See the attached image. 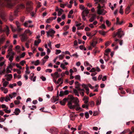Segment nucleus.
I'll use <instances>...</instances> for the list:
<instances>
[{
  "mask_svg": "<svg viewBox=\"0 0 134 134\" xmlns=\"http://www.w3.org/2000/svg\"><path fill=\"white\" fill-rule=\"evenodd\" d=\"M68 98L70 99V101H69L68 103V105L70 109H74L76 107L75 110L77 111L81 109L78 103L79 100L77 98H74L72 95H69L68 96Z\"/></svg>",
  "mask_w": 134,
  "mask_h": 134,
  "instance_id": "1",
  "label": "nucleus"
},
{
  "mask_svg": "<svg viewBox=\"0 0 134 134\" xmlns=\"http://www.w3.org/2000/svg\"><path fill=\"white\" fill-rule=\"evenodd\" d=\"M11 0H0V16L3 20L5 19V14L4 12L1 9V8L4 5V3L5 2L8 3Z\"/></svg>",
  "mask_w": 134,
  "mask_h": 134,
  "instance_id": "2",
  "label": "nucleus"
},
{
  "mask_svg": "<svg viewBox=\"0 0 134 134\" xmlns=\"http://www.w3.org/2000/svg\"><path fill=\"white\" fill-rule=\"evenodd\" d=\"M80 9L82 10H84L82 11V13H81V15H82V19H83L85 21L86 20V19L85 17L86 16H87L88 14L89 13V10H88L87 9H85V7H84V6L83 5H80Z\"/></svg>",
  "mask_w": 134,
  "mask_h": 134,
  "instance_id": "3",
  "label": "nucleus"
},
{
  "mask_svg": "<svg viewBox=\"0 0 134 134\" xmlns=\"http://www.w3.org/2000/svg\"><path fill=\"white\" fill-rule=\"evenodd\" d=\"M58 70L57 69V71L55 72L53 74H51V76L53 77V81L56 84H58L59 83V79H58L57 81V79L58 78L59 75L58 73Z\"/></svg>",
  "mask_w": 134,
  "mask_h": 134,
  "instance_id": "4",
  "label": "nucleus"
},
{
  "mask_svg": "<svg viewBox=\"0 0 134 134\" xmlns=\"http://www.w3.org/2000/svg\"><path fill=\"white\" fill-rule=\"evenodd\" d=\"M103 7L101 6L99 4H98V6L97 7L98 10H97V13L98 14L104 15L107 13V12L103 9H102Z\"/></svg>",
  "mask_w": 134,
  "mask_h": 134,
  "instance_id": "5",
  "label": "nucleus"
},
{
  "mask_svg": "<svg viewBox=\"0 0 134 134\" xmlns=\"http://www.w3.org/2000/svg\"><path fill=\"white\" fill-rule=\"evenodd\" d=\"M47 33V36L48 37L49 36H51V37H53V34H55V31L52 29H50L48 31L46 32Z\"/></svg>",
  "mask_w": 134,
  "mask_h": 134,
  "instance_id": "6",
  "label": "nucleus"
},
{
  "mask_svg": "<svg viewBox=\"0 0 134 134\" xmlns=\"http://www.w3.org/2000/svg\"><path fill=\"white\" fill-rule=\"evenodd\" d=\"M20 37H21V40L22 42H25L27 40L28 37L27 35L25 34V33L20 35Z\"/></svg>",
  "mask_w": 134,
  "mask_h": 134,
  "instance_id": "7",
  "label": "nucleus"
},
{
  "mask_svg": "<svg viewBox=\"0 0 134 134\" xmlns=\"http://www.w3.org/2000/svg\"><path fill=\"white\" fill-rule=\"evenodd\" d=\"M116 33L117 34L118 37L119 38L121 37L122 36L124 35V33L121 29H118V32Z\"/></svg>",
  "mask_w": 134,
  "mask_h": 134,
  "instance_id": "8",
  "label": "nucleus"
},
{
  "mask_svg": "<svg viewBox=\"0 0 134 134\" xmlns=\"http://www.w3.org/2000/svg\"><path fill=\"white\" fill-rule=\"evenodd\" d=\"M17 16V14L16 13H11L9 14V19L10 21H12L15 18V16Z\"/></svg>",
  "mask_w": 134,
  "mask_h": 134,
  "instance_id": "9",
  "label": "nucleus"
},
{
  "mask_svg": "<svg viewBox=\"0 0 134 134\" xmlns=\"http://www.w3.org/2000/svg\"><path fill=\"white\" fill-rule=\"evenodd\" d=\"M50 132L52 134H57L58 130L55 127H52L50 129Z\"/></svg>",
  "mask_w": 134,
  "mask_h": 134,
  "instance_id": "10",
  "label": "nucleus"
},
{
  "mask_svg": "<svg viewBox=\"0 0 134 134\" xmlns=\"http://www.w3.org/2000/svg\"><path fill=\"white\" fill-rule=\"evenodd\" d=\"M58 90L57 93V96H54L51 99V102H55L56 101L58 100Z\"/></svg>",
  "mask_w": 134,
  "mask_h": 134,
  "instance_id": "11",
  "label": "nucleus"
},
{
  "mask_svg": "<svg viewBox=\"0 0 134 134\" xmlns=\"http://www.w3.org/2000/svg\"><path fill=\"white\" fill-rule=\"evenodd\" d=\"M15 24L17 26V28L16 29V31L18 32H20L22 30L21 28L20 27L21 26V24L18 21H16L15 22Z\"/></svg>",
  "mask_w": 134,
  "mask_h": 134,
  "instance_id": "12",
  "label": "nucleus"
},
{
  "mask_svg": "<svg viewBox=\"0 0 134 134\" xmlns=\"http://www.w3.org/2000/svg\"><path fill=\"white\" fill-rule=\"evenodd\" d=\"M57 18L56 16L53 17H50L47 20L46 22L48 23H49L54 19H55Z\"/></svg>",
  "mask_w": 134,
  "mask_h": 134,
  "instance_id": "13",
  "label": "nucleus"
},
{
  "mask_svg": "<svg viewBox=\"0 0 134 134\" xmlns=\"http://www.w3.org/2000/svg\"><path fill=\"white\" fill-rule=\"evenodd\" d=\"M10 53L12 54V55L10 56V57H9V60L10 62L13 61V58H14V56L15 55V53L13 52H11Z\"/></svg>",
  "mask_w": 134,
  "mask_h": 134,
  "instance_id": "14",
  "label": "nucleus"
},
{
  "mask_svg": "<svg viewBox=\"0 0 134 134\" xmlns=\"http://www.w3.org/2000/svg\"><path fill=\"white\" fill-rule=\"evenodd\" d=\"M67 100V98H65L63 99L62 101H60V103L62 105H64Z\"/></svg>",
  "mask_w": 134,
  "mask_h": 134,
  "instance_id": "15",
  "label": "nucleus"
},
{
  "mask_svg": "<svg viewBox=\"0 0 134 134\" xmlns=\"http://www.w3.org/2000/svg\"><path fill=\"white\" fill-rule=\"evenodd\" d=\"M97 42L96 41L93 40L92 42H90V45L92 47H94L96 46V45L97 44Z\"/></svg>",
  "mask_w": 134,
  "mask_h": 134,
  "instance_id": "16",
  "label": "nucleus"
},
{
  "mask_svg": "<svg viewBox=\"0 0 134 134\" xmlns=\"http://www.w3.org/2000/svg\"><path fill=\"white\" fill-rule=\"evenodd\" d=\"M130 11H131L130 7V6H128L125 9V13L126 14H128Z\"/></svg>",
  "mask_w": 134,
  "mask_h": 134,
  "instance_id": "17",
  "label": "nucleus"
},
{
  "mask_svg": "<svg viewBox=\"0 0 134 134\" xmlns=\"http://www.w3.org/2000/svg\"><path fill=\"white\" fill-rule=\"evenodd\" d=\"M20 113V110L18 108L15 109V111L14 112V113L16 115H18L19 113Z\"/></svg>",
  "mask_w": 134,
  "mask_h": 134,
  "instance_id": "18",
  "label": "nucleus"
},
{
  "mask_svg": "<svg viewBox=\"0 0 134 134\" xmlns=\"http://www.w3.org/2000/svg\"><path fill=\"white\" fill-rule=\"evenodd\" d=\"M75 88L78 89L80 88L79 87L80 86V84H79V82L78 81H75Z\"/></svg>",
  "mask_w": 134,
  "mask_h": 134,
  "instance_id": "19",
  "label": "nucleus"
},
{
  "mask_svg": "<svg viewBox=\"0 0 134 134\" xmlns=\"http://www.w3.org/2000/svg\"><path fill=\"white\" fill-rule=\"evenodd\" d=\"M26 9L29 12L32 11V6H31V5H29L27 7Z\"/></svg>",
  "mask_w": 134,
  "mask_h": 134,
  "instance_id": "20",
  "label": "nucleus"
},
{
  "mask_svg": "<svg viewBox=\"0 0 134 134\" xmlns=\"http://www.w3.org/2000/svg\"><path fill=\"white\" fill-rule=\"evenodd\" d=\"M32 64H34L35 66H37L40 64L39 60H36V61H33L32 62Z\"/></svg>",
  "mask_w": 134,
  "mask_h": 134,
  "instance_id": "21",
  "label": "nucleus"
},
{
  "mask_svg": "<svg viewBox=\"0 0 134 134\" xmlns=\"http://www.w3.org/2000/svg\"><path fill=\"white\" fill-rule=\"evenodd\" d=\"M115 41L116 42H119V44H120V46H121L122 45L123 43V40H120L116 38L115 39Z\"/></svg>",
  "mask_w": 134,
  "mask_h": 134,
  "instance_id": "22",
  "label": "nucleus"
},
{
  "mask_svg": "<svg viewBox=\"0 0 134 134\" xmlns=\"http://www.w3.org/2000/svg\"><path fill=\"white\" fill-rule=\"evenodd\" d=\"M41 41V40L40 39H38V41L36 40L34 42V45L36 46H37L38 45V44L40 43Z\"/></svg>",
  "mask_w": 134,
  "mask_h": 134,
  "instance_id": "23",
  "label": "nucleus"
},
{
  "mask_svg": "<svg viewBox=\"0 0 134 134\" xmlns=\"http://www.w3.org/2000/svg\"><path fill=\"white\" fill-rule=\"evenodd\" d=\"M96 15H93L89 19V21L91 22H93L94 20V19L96 18Z\"/></svg>",
  "mask_w": 134,
  "mask_h": 134,
  "instance_id": "24",
  "label": "nucleus"
},
{
  "mask_svg": "<svg viewBox=\"0 0 134 134\" xmlns=\"http://www.w3.org/2000/svg\"><path fill=\"white\" fill-rule=\"evenodd\" d=\"M130 130L129 129L125 130L120 134H124L126 133H128L130 132Z\"/></svg>",
  "mask_w": 134,
  "mask_h": 134,
  "instance_id": "25",
  "label": "nucleus"
},
{
  "mask_svg": "<svg viewBox=\"0 0 134 134\" xmlns=\"http://www.w3.org/2000/svg\"><path fill=\"white\" fill-rule=\"evenodd\" d=\"M5 31L6 32V35L8 36L9 35V28L8 26H6V29H5Z\"/></svg>",
  "mask_w": 134,
  "mask_h": 134,
  "instance_id": "26",
  "label": "nucleus"
},
{
  "mask_svg": "<svg viewBox=\"0 0 134 134\" xmlns=\"http://www.w3.org/2000/svg\"><path fill=\"white\" fill-rule=\"evenodd\" d=\"M5 40L4 37H2L0 39V45L3 44Z\"/></svg>",
  "mask_w": 134,
  "mask_h": 134,
  "instance_id": "27",
  "label": "nucleus"
},
{
  "mask_svg": "<svg viewBox=\"0 0 134 134\" xmlns=\"http://www.w3.org/2000/svg\"><path fill=\"white\" fill-rule=\"evenodd\" d=\"M98 32L103 35H105L106 32L102 30H99Z\"/></svg>",
  "mask_w": 134,
  "mask_h": 134,
  "instance_id": "28",
  "label": "nucleus"
},
{
  "mask_svg": "<svg viewBox=\"0 0 134 134\" xmlns=\"http://www.w3.org/2000/svg\"><path fill=\"white\" fill-rule=\"evenodd\" d=\"M80 134H89V133L87 131H82L79 132Z\"/></svg>",
  "mask_w": 134,
  "mask_h": 134,
  "instance_id": "29",
  "label": "nucleus"
},
{
  "mask_svg": "<svg viewBox=\"0 0 134 134\" xmlns=\"http://www.w3.org/2000/svg\"><path fill=\"white\" fill-rule=\"evenodd\" d=\"M94 102L93 101H92L91 102H89V104H87V105H90L91 107H93L94 105Z\"/></svg>",
  "mask_w": 134,
  "mask_h": 134,
  "instance_id": "30",
  "label": "nucleus"
},
{
  "mask_svg": "<svg viewBox=\"0 0 134 134\" xmlns=\"http://www.w3.org/2000/svg\"><path fill=\"white\" fill-rule=\"evenodd\" d=\"M25 33V34H26L27 33L29 34V35H30L32 34V33L31 32L30 30H26L25 31L24 33Z\"/></svg>",
  "mask_w": 134,
  "mask_h": 134,
  "instance_id": "31",
  "label": "nucleus"
},
{
  "mask_svg": "<svg viewBox=\"0 0 134 134\" xmlns=\"http://www.w3.org/2000/svg\"><path fill=\"white\" fill-rule=\"evenodd\" d=\"M9 83V82H7V81H5L3 83V86L4 87H6L7 86V85Z\"/></svg>",
  "mask_w": 134,
  "mask_h": 134,
  "instance_id": "32",
  "label": "nucleus"
},
{
  "mask_svg": "<svg viewBox=\"0 0 134 134\" xmlns=\"http://www.w3.org/2000/svg\"><path fill=\"white\" fill-rule=\"evenodd\" d=\"M73 90L75 94V96H76L77 94H79L78 91L76 90L73 88Z\"/></svg>",
  "mask_w": 134,
  "mask_h": 134,
  "instance_id": "33",
  "label": "nucleus"
},
{
  "mask_svg": "<svg viewBox=\"0 0 134 134\" xmlns=\"http://www.w3.org/2000/svg\"><path fill=\"white\" fill-rule=\"evenodd\" d=\"M6 71V70L5 69H4L2 71L1 70L0 71V75H2V74H4L5 72Z\"/></svg>",
  "mask_w": 134,
  "mask_h": 134,
  "instance_id": "34",
  "label": "nucleus"
},
{
  "mask_svg": "<svg viewBox=\"0 0 134 134\" xmlns=\"http://www.w3.org/2000/svg\"><path fill=\"white\" fill-rule=\"evenodd\" d=\"M30 42L29 41V40L27 41V42L26 43H25V46L27 48H29V43Z\"/></svg>",
  "mask_w": 134,
  "mask_h": 134,
  "instance_id": "35",
  "label": "nucleus"
},
{
  "mask_svg": "<svg viewBox=\"0 0 134 134\" xmlns=\"http://www.w3.org/2000/svg\"><path fill=\"white\" fill-rule=\"evenodd\" d=\"M85 116L86 119H87L89 118V114L87 112H86L85 113Z\"/></svg>",
  "mask_w": 134,
  "mask_h": 134,
  "instance_id": "36",
  "label": "nucleus"
},
{
  "mask_svg": "<svg viewBox=\"0 0 134 134\" xmlns=\"http://www.w3.org/2000/svg\"><path fill=\"white\" fill-rule=\"evenodd\" d=\"M63 11V10L62 9H59V15L60 16L62 14V12Z\"/></svg>",
  "mask_w": 134,
  "mask_h": 134,
  "instance_id": "37",
  "label": "nucleus"
},
{
  "mask_svg": "<svg viewBox=\"0 0 134 134\" xmlns=\"http://www.w3.org/2000/svg\"><path fill=\"white\" fill-rule=\"evenodd\" d=\"M60 66L61 68L63 69H65L66 68L65 67L64 64V63H62L60 64Z\"/></svg>",
  "mask_w": 134,
  "mask_h": 134,
  "instance_id": "38",
  "label": "nucleus"
},
{
  "mask_svg": "<svg viewBox=\"0 0 134 134\" xmlns=\"http://www.w3.org/2000/svg\"><path fill=\"white\" fill-rule=\"evenodd\" d=\"M61 134H69V131L68 130H66L65 132L63 133L62 131L60 133Z\"/></svg>",
  "mask_w": 134,
  "mask_h": 134,
  "instance_id": "39",
  "label": "nucleus"
},
{
  "mask_svg": "<svg viewBox=\"0 0 134 134\" xmlns=\"http://www.w3.org/2000/svg\"><path fill=\"white\" fill-rule=\"evenodd\" d=\"M75 78L76 79H77L78 80H80V76L79 75H77L75 76Z\"/></svg>",
  "mask_w": 134,
  "mask_h": 134,
  "instance_id": "40",
  "label": "nucleus"
},
{
  "mask_svg": "<svg viewBox=\"0 0 134 134\" xmlns=\"http://www.w3.org/2000/svg\"><path fill=\"white\" fill-rule=\"evenodd\" d=\"M3 110L5 112L7 113H10L11 111L10 110H7V109H4Z\"/></svg>",
  "mask_w": 134,
  "mask_h": 134,
  "instance_id": "41",
  "label": "nucleus"
},
{
  "mask_svg": "<svg viewBox=\"0 0 134 134\" xmlns=\"http://www.w3.org/2000/svg\"><path fill=\"white\" fill-rule=\"evenodd\" d=\"M10 100V99L9 96H6L5 97V101L6 102H7L8 100Z\"/></svg>",
  "mask_w": 134,
  "mask_h": 134,
  "instance_id": "42",
  "label": "nucleus"
},
{
  "mask_svg": "<svg viewBox=\"0 0 134 134\" xmlns=\"http://www.w3.org/2000/svg\"><path fill=\"white\" fill-rule=\"evenodd\" d=\"M25 63V61H24V60H23L22 61H21L20 62V64L22 66H23L24 65V64Z\"/></svg>",
  "mask_w": 134,
  "mask_h": 134,
  "instance_id": "43",
  "label": "nucleus"
},
{
  "mask_svg": "<svg viewBox=\"0 0 134 134\" xmlns=\"http://www.w3.org/2000/svg\"><path fill=\"white\" fill-rule=\"evenodd\" d=\"M105 23H106L107 25L108 26L110 25V23L109 22V21L108 20H107L106 21H105Z\"/></svg>",
  "mask_w": 134,
  "mask_h": 134,
  "instance_id": "44",
  "label": "nucleus"
},
{
  "mask_svg": "<svg viewBox=\"0 0 134 134\" xmlns=\"http://www.w3.org/2000/svg\"><path fill=\"white\" fill-rule=\"evenodd\" d=\"M96 71V69L94 68H92L91 70L89 71L90 72H94L95 71Z\"/></svg>",
  "mask_w": 134,
  "mask_h": 134,
  "instance_id": "45",
  "label": "nucleus"
},
{
  "mask_svg": "<svg viewBox=\"0 0 134 134\" xmlns=\"http://www.w3.org/2000/svg\"><path fill=\"white\" fill-rule=\"evenodd\" d=\"M69 28V26L68 25H66L65 26L64 28V30L65 31L67 30Z\"/></svg>",
  "mask_w": 134,
  "mask_h": 134,
  "instance_id": "46",
  "label": "nucleus"
},
{
  "mask_svg": "<svg viewBox=\"0 0 134 134\" xmlns=\"http://www.w3.org/2000/svg\"><path fill=\"white\" fill-rule=\"evenodd\" d=\"M48 89L49 91H52L53 90V87L52 86H51V87H48Z\"/></svg>",
  "mask_w": 134,
  "mask_h": 134,
  "instance_id": "47",
  "label": "nucleus"
},
{
  "mask_svg": "<svg viewBox=\"0 0 134 134\" xmlns=\"http://www.w3.org/2000/svg\"><path fill=\"white\" fill-rule=\"evenodd\" d=\"M105 53H108L109 52H111L110 49L109 48H108L105 51Z\"/></svg>",
  "mask_w": 134,
  "mask_h": 134,
  "instance_id": "48",
  "label": "nucleus"
},
{
  "mask_svg": "<svg viewBox=\"0 0 134 134\" xmlns=\"http://www.w3.org/2000/svg\"><path fill=\"white\" fill-rule=\"evenodd\" d=\"M46 72H51L52 71V70L51 69H48L45 70Z\"/></svg>",
  "mask_w": 134,
  "mask_h": 134,
  "instance_id": "49",
  "label": "nucleus"
},
{
  "mask_svg": "<svg viewBox=\"0 0 134 134\" xmlns=\"http://www.w3.org/2000/svg\"><path fill=\"white\" fill-rule=\"evenodd\" d=\"M64 95V92L63 91H61L60 92V94H59V96H62Z\"/></svg>",
  "mask_w": 134,
  "mask_h": 134,
  "instance_id": "50",
  "label": "nucleus"
},
{
  "mask_svg": "<svg viewBox=\"0 0 134 134\" xmlns=\"http://www.w3.org/2000/svg\"><path fill=\"white\" fill-rule=\"evenodd\" d=\"M14 103L15 104L18 105L20 103V101L18 100H15L14 101Z\"/></svg>",
  "mask_w": 134,
  "mask_h": 134,
  "instance_id": "51",
  "label": "nucleus"
},
{
  "mask_svg": "<svg viewBox=\"0 0 134 134\" xmlns=\"http://www.w3.org/2000/svg\"><path fill=\"white\" fill-rule=\"evenodd\" d=\"M6 72L7 74H8L9 73H11V71L8 69V68H6Z\"/></svg>",
  "mask_w": 134,
  "mask_h": 134,
  "instance_id": "52",
  "label": "nucleus"
},
{
  "mask_svg": "<svg viewBox=\"0 0 134 134\" xmlns=\"http://www.w3.org/2000/svg\"><path fill=\"white\" fill-rule=\"evenodd\" d=\"M83 27H84V26H80L79 27H77V30H81V29H83Z\"/></svg>",
  "mask_w": 134,
  "mask_h": 134,
  "instance_id": "53",
  "label": "nucleus"
},
{
  "mask_svg": "<svg viewBox=\"0 0 134 134\" xmlns=\"http://www.w3.org/2000/svg\"><path fill=\"white\" fill-rule=\"evenodd\" d=\"M74 45L75 46H77L78 45V42L77 40H75L74 42Z\"/></svg>",
  "mask_w": 134,
  "mask_h": 134,
  "instance_id": "54",
  "label": "nucleus"
},
{
  "mask_svg": "<svg viewBox=\"0 0 134 134\" xmlns=\"http://www.w3.org/2000/svg\"><path fill=\"white\" fill-rule=\"evenodd\" d=\"M82 107L83 108H84L86 107V109H88V105H85V104H83L82 105Z\"/></svg>",
  "mask_w": 134,
  "mask_h": 134,
  "instance_id": "55",
  "label": "nucleus"
},
{
  "mask_svg": "<svg viewBox=\"0 0 134 134\" xmlns=\"http://www.w3.org/2000/svg\"><path fill=\"white\" fill-rule=\"evenodd\" d=\"M40 78H41V79L43 80V81H45L46 80V78L43 76H42Z\"/></svg>",
  "mask_w": 134,
  "mask_h": 134,
  "instance_id": "56",
  "label": "nucleus"
},
{
  "mask_svg": "<svg viewBox=\"0 0 134 134\" xmlns=\"http://www.w3.org/2000/svg\"><path fill=\"white\" fill-rule=\"evenodd\" d=\"M25 19V17L24 16H23L21 18V21L22 22H23L24 21V20Z\"/></svg>",
  "mask_w": 134,
  "mask_h": 134,
  "instance_id": "57",
  "label": "nucleus"
},
{
  "mask_svg": "<svg viewBox=\"0 0 134 134\" xmlns=\"http://www.w3.org/2000/svg\"><path fill=\"white\" fill-rule=\"evenodd\" d=\"M4 97H1L0 99V101L1 102H3L4 101Z\"/></svg>",
  "mask_w": 134,
  "mask_h": 134,
  "instance_id": "58",
  "label": "nucleus"
},
{
  "mask_svg": "<svg viewBox=\"0 0 134 134\" xmlns=\"http://www.w3.org/2000/svg\"><path fill=\"white\" fill-rule=\"evenodd\" d=\"M2 107L3 108H6V109H7L8 107H6V105L4 104H3L2 105Z\"/></svg>",
  "mask_w": 134,
  "mask_h": 134,
  "instance_id": "59",
  "label": "nucleus"
},
{
  "mask_svg": "<svg viewBox=\"0 0 134 134\" xmlns=\"http://www.w3.org/2000/svg\"><path fill=\"white\" fill-rule=\"evenodd\" d=\"M66 4H63L62 3L60 4V7L62 8H64V6L66 5Z\"/></svg>",
  "mask_w": 134,
  "mask_h": 134,
  "instance_id": "60",
  "label": "nucleus"
},
{
  "mask_svg": "<svg viewBox=\"0 0 134 134\" xmlns=\"http://www.w3.org/2000/svg\"><path fill=\"white\" fill-rule=\"evenodd\" d=\"M107 79V76H104L103 77L102 79V80L103 81H104L106 80Z\"/></svg>",
  "mask_w": 134,
  "mask_h": 134,
  "instance_id": "61",
  "label": "nucleus"
},
{
  "mask_svg": "<svg viewBox=\"0 0 134 134\" xmlns=\"http://www.w3.org/2000/svg\"><path fill=\"white\" fill-rule=\"evenodd\" d=\"M102 75H100L99 76L98 80H101V79L102 78Z\"/></svg>",
  "mask_w": 134,
  "mask_h": 134,
  "instance_id": "62",
  "label": "nucleus"
},
{
  "mask_svg": "<svg viewBox=\"0 0 134 134\" xmlns=\"http://www.w3.org/2000/svg\"><path fill=\"white\" fill-rule=\"evenodd\" d=\"M90 28L88 27H86L85 28V30L86 31H90Z\"/></svg>",
  "mask_w": 134,
  "mask_h": 134,
  "instance_id": "63",
  "label": "nucleus"
},
{
  "mask_svg": "<svg viewBox=\"0 0 134 134\" xmlns=\"http://www.w3.org/2000/svg\"><path fill=\"white\" fill-rule=\"evenodd\" d=\"M33 103L34 104H36L37 103V100H34L33 101Z\"/></svg>",
  "mask_w": 134,
  "mask_h": 134,
  "instance_id": "64",
  "label": "nucleus"
}]
</instances>
